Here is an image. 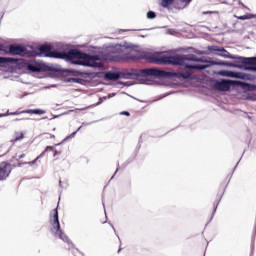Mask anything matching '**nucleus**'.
Listing matches in <instances>:
<instances>
[{
  "instance_id": "7c9ffc66",
  "label": "nucleus",
  "mask_w": 256,
  "mask_h": 256,
  "mask_svg": "<svg viewBox=\"0 0 256 256\" xmlns=\"http://www.w3.org/2000/svg\"><path fill=\"white\" fill-rule=\"evenodd\" d=\"M230 67H235V65H233V64H230Z\"/></svg>"
},
{
  "instance_id": "423d86ee",
  "label": "nucleus",
  "mask_w": 256,
  "mask_h": 256,
  "mask_svg": "<svg viewBox=\"0 0 256 256\" xmlns=\"http://www.w3.org/2000/svg\"><path fill=\"white\" fill-rule=\"evenodd\" d=\"M53 47L50 45H41L38 48V55L40 57H50L52 59H59L60 52L52 51Z\"/></svg>"
},
{
  "instance_id": "ddd939ff",
  "label": "nucleus",
  "mask_w": 256,
  "mask_h": 256,
  "mask_svg": "<svg viewBox=\"0 0 256 256\" xmlns=\"http://www.w3.org/2000/svg\"><path fill=\"white\" fill-rule=\"evenodd\" d=\"M27 113L28 115H43V110L41 109H28V110H22V111H16L14 112V115H21Z\"/></svg>"
},
{
  "instance_id": "4be33fe9",
  "label": "nucleus",
  "mask_w": 256,
  "mask_h": 256,
  "mask_svg": "<svg viewBox=\"0 0 256 256\" xmlns=\"http://www.w3.org/2000/svg\"><path fill=\"white\" fill-rule=\"evenodd\" d=\"M223 47H219V46H211L210 48H209V50L210 51H217L218 53H221V49H222Z\"/></svg>"
},
{
  "instance_id": "39448f33",
  "label": "nucleus",
  "mask_w": 256,
  "mask_h": 256,
  "mask_svg": "<svg viewBox=\"0 0 256 256\" xmlns=\"http://www.w3.org/2000/svg\"><path fill=\"white\" fill-rule=\"evenodd\" d=\"M52 227L53 229L51 230L52 233L55 235H58L59 239L64 241V243H67L68 245H72L73 242H71V239L61 230V224L59 223V211L57 208L53 210V221H52Z\"/></svg>"
},
{
  "instance_id": "f03ea898",
  "label": "nucleus",
  "mask_w": 256,
  "mask_h": 256,
  "mask_svg": "<svg viewBox=\"0 0 256 256\" xmlns=\"http://www.w3.org/2000/svg\"><path fill=\"white\" fill-rule=\"evenodd\" d=\"M142 59H145V55L121 45L112 48L107 55V60L115 63L141 61Z\"/></svg>"
},
{
  "instance_id": "5701e85b",
  "label": "nucleus",
  "mask_w": 256,
  "mask_h": 256,
  "mask_svg": "<svg viewBox=\"0 0 256 256\" xmlns=\"http://www.w3.org/2000/svg\"><path fill=\"white\" fill-rule=\"evenodd\" d=\"M7 115H15V112H9V111H7L6 114H0V117H7Z\"/></svg>"
},
{
  "instance_id": "0eeeda50",
  "label": "nucleus",
  "mask_w": 256,
  "mask_h": 256,
  "mask_svg": "<svg viewBox=\"0 0 256 256\" xmlns=\"http://www.w3.org/2000/svg\"><path fill=\"white\" fill-rule=\"evenodd\" d=\"M11 163L3 161L0 163V181H7L11 175Z\"/></svg>"
},
{
  "instance_id": "a878e982",
  "label": "nucleus",
  "mask_w": 256,
  "mask_h": 256,
  "mask_svg": "<svg viewBox=\"0 0 256 256\" xmlns=\"http://www.w3.org/2000/svg\"><path fill=\"white\" fill-rule=\"evenodd\" d=\"M75 135H77V132L72 133L71 137H75Z\"/></svg>"
},
{
  "instance_id": "6e6552de",
  "label": "nucleus",
  "mask_w": 256,
  "mask_h": 256,
  "mask_svg": "<svg viewBox=\"0 0 256 256\" xmlns=\"http://www.w3.org/2000/svg\"><path fill=\"white\" fill-rule=\"evenodd\" d=\"M241 81L237 80H222L221 82H217L215 87L218 91H229L231 89V85H241Z\"/></svg>"
},
{
  "instance_id": "c756f323",
  "label": "nucleus",
  "mask_w": 256,
  "mask_h": 256,
  "mask_svg": "<svg viewBox=\"0 0 256 256\" xmlns=\"http://www.w3.org/2000/svg\"><path fill=\"white\" fill-rule=\"evenodd\" d=\"M214 211H217V205L215 206Z\"/></svg>"
},
{
  "instance_id": "9b49d317",
  "label": "nucleus",
  "mask_w": 256,
  "mask_h": 256,
  "mask_svg": "<svg viewBox=\"0 0 256 256\" xmlns=\"http://www.w3.org/2000/svg\"><path fill=\"white\" fill-rule=\"evenodd\" d=\"M26 68L32 73H41V71H43V65L35 61L28 62Z\"/></svg>"
},
{
  "instance_id": "bb28decb",
  "label": "nucleus",
  "mask_w": 256,
  "mask_h": 256,
  "mask_svg": "<svg viewBox=\"0 0 256 256\" xmlns=\"http://www.w3.org/2000/svg\"><path fill=\"white\" fill-rule=\"evenodd\" d=\"M23 157H25V154L20 155L19 159H23Z\"/></svg>"
},
{
  "instance_id": "2f4dec72",
  "label": "nucleus",
  "mask_w": 256,
  "mask_h": 256,
  "mask_svg": "<svg viewBox=\"0 0 256 256\" xmlns=\"http://www.w3.org/2000/svg\"><path fill=\"white\" fill-rule=\"evenodd\" d=\"M0 51H1V45H0Z\"/></svg>"
},
{
  "instance_id": "a211bd4d",
  "label": "nucleus",
  "mask_w": 256,
  "mask_h": 256,
  "mask_svg": "<svg viewBox=\"0 0 256 256\" xmlns=\"http://www.w3.org/2000/svg\"><path fill=\"white\" fill-rule=\"evenodd\" d=\"M17 61H19V59H17V58H7V57L0 56V64L17 63Z\"/></svg>"
},
{
  "instance_id": "2eb2a0df",
  "label": "nucleus",
  "mask_w": 256,
  "mask_h": 256,
  "mask_svg": "<svg viewBox=\"0 0 256 256\" xmlns=\"http://www.w3.org/2000/svg\"><path fill=\"white\" fill-rule=\"evenodd\" d=\"M220 55V57H224V59H238L239 61H241V57H235L233 55H231L225 48H221L220 53L218 54Z\"/></svg>"
},
{
  "instance_id": "aec40b11",
  "label": "nucleus",
  "mask_w": 256,
  "mask_h": 256,
  "mask_svg": "<svg viewBox=\"0 0 256 256\" xmlns=\"http://www.w3.org/2000/svg\"><path fill=\"white\" fill-rule=\"evenodd\" d=\"M235 19H239L240 21H247L249 19H253V14L251 13H247L243 16H237V15H234Z\"/></svg>"
},
{
  "instance_id": "20e7f679",
  "label": "nucleus",
  "mask_w": 256,
  "mask_h": 256,
  "mask_svg": "<svg viewBox=\"0 0 256 256\" xmlns=\"http://www.w3.org/2000/svg\"><path fill=\"white\" fill-rule=\"evenodd\" d=\"M140 75L146 77H177V79H190V72H167L165 70H159L156 68H146L140 70Z\"/></svg>"
},
{
  "instance_id": "7ed1b4c3",
  "label": "nucleus",
  "mask_w": 256,
  "mask_h": 256,
  "mask_svg": "<svg viewBox=\"0 0 256 256\" xmlns=\"http://www.w3.org/2000/svg\"><path fill=\"white\" fill-rule=\"evenodd\" d=\"M58 59H67L73 65H83L84 67H99V56H91L77 49H71L67 53L60 52Z\"/></svg>"
},
{
  "instance_id": "f8f14e48",
  "label": "nucleus",
  "mask_w": 256,
  "mask_h": 256,
  "mask_svg": "<svg viewBox=\"0 0 256 256\" xmlns=\"http://www.w3.org/2000/svg\"><path fill=\"white\" fill-rule=\"evenodd\" d=\"M220 75H223L224 77H233L234 79H245V74L241 72L221 71Z\"/></svg>"
},
{
  "instance_id": "1a4fd4ad",
  "label": "nucleus",
  "mask_w": 256,
  "mask_h": 256,
  "mask_svg": "<svg viewBox=\"0 0 256 256\" xmlns=\"http://www.w3.org/2000/svg\"><path fill=\"white\" fill-rule=\"evenodd\" d=\"M10 55H20L21 57H25L27 55V48L21 45L12 44L9 46Z\"/></svg>"
},
{
  "instance_id": "dca6fc26",
  "label": "nucleus",
  "mask_w": 256,
  "mask_h": 256,
  "mask_svg": "<svg viewBox=\"0 0 256 256\" xmlns=\"http://www.w3.org/2000/svg\"><path fill=\"white\" fill-rule=\"evenodd\" d=\"M105 79L108 81H118V79H121V74L117 72H107L105 74Z\"/></svg>"
},
{
  "instance_id": "4468645a",
  "label": "nucleus",
  "mask_w": 256,
  "mask_h": 256,
  "mask_svg": "<svg viewBox=\"0 0 256 256\" xmlns=\"http://www.w3.org/2000/svg\"><path fill=\"white\" fill-rule=\"evenodd\" d=\"M25 139V133L21 131H15L12 135V139L10 140V143L15 145V143H18V141H23Z\"/></svg>"
},
{
  "instance_id": "393cba45",
  "label": "nucleus",
  "mask_w": 256,
  "mask_h": 256,
  "mask_svg": "<svg viewBox=\"0 0 256 256\" xmlns=\"http://www.w3.org/2000/svg\"><path fill=\"white\" fill-rule=\"evenodd\" d=\"M121 115H126V117H129V115H131V114L127 111H124V112H121Z\"/></svg>"
},
{
  "instance_id": "c85d7f7f",
  "label": "nucleus",
  "mask_w": 256,
  "mask_h": 256,
  "mask_svg": "<svg viewBox=\"0 0 256 256\" xmlns=\"http://www.w3.org/2000/svg\"><path fill=\"white\" fill-rule=\"evenodd\" d=\"M72 81L77 82V79L74 78V79H72Z\"/></svg>"
},
{
  "instance_id": "f257e3e1",
  "label": "nucleus",
  "mask_w": 256,
  "mask_h": 256,
  "mask_svg": "<svg viewBox=\"0 0 256 256\" xmlns=\"http://www.w3.org/2000/svg\"><path fill=\"white\" fill-rule=\"evenodd\" d=\"M150 63H156L157 65H184L186 69H197L198 71H203L207 69V65L203 64H187V61H194V63H201L203 61L201 58L190 54V55H176L167 56L163 52L152 54L148 57Z\"/></svg>"
},
{
  "instance_id": "cd10ccee",
  "label": "nucleus",
  "mask_w": 256,
  "mask_h": 256,
  "mask_svg": "<svg viewBox=\"0 0 256 256\" xmlns=\"http://www.w3.org/2000/svg\"><path fill=\"white\" fill-rule=\"evenodd\" d=\"M253 19H256V14H253Z\"/></svg>"
},
{
  "instance_id": "412c9836",
  "label": "nucleus",
  "mask_w": 256,
  "mask_h": 256,
  "mask_svg": "<svg viewBox=\"0 0 256 256\" xmlns=\"http://www.w3.org/2000/svg\"><path fill=\"white\" fill-rule=\"evenodd\" d=\"M157 17V15L155 14V12H153V11H149L148 13H147V18L148 19H155Z\"/></svg>"
},
{
  "instance_id": "b1692460",
  "label": "nucleus",
  "mask_w": 256,
  "mask_h": 256,
  "mask_svg": "<svg viewBox=\"0 0 256 256\" xmlns=\"http://www.w3.org/2000/svg\"><path fill=\"white\" fill-rule=\"evenodd\" d=\"M247 69H248V71H255L256 72V66L248 67Z\"/></svg>"
},
{
  "instance_id": "f3484780",
  "label": "nucleus",
  "mask_w": 256,
  "mask_h": 256,
  "mask_svg": "<svg viewBox=\"0 0 256 256\" xmlns=\"http://www.w3.org/2000/svg\"><path fill=\"white\" fill-rule=\"evenodd\" d=\"M239 59L242 65H256V57H251V58L240 57Z\"/></svg>"
},
{
  "instance_id": "9d476101",
  "label": "nucleus",
  "mask_w": 256,
  "mask_h": 256,
  "mask_svg": "<svg viewBox=\"0 0 256 256\" xmlns=\"http://www.w3.org/2000/svg\"><path fill=\"white\" fill-rule=\"evenodd\" d=\"M48 151H53L54 152V157H57V155H61V151L55 150V147L47 146L45 148V150L37 158H35L32 162H29V165H35V163H37V161H39V159H41V157H45V154Z\"/></svg>"
},
{
  "instance_id": "6ab92c4d",
  "label": "nucleus",
  "mask_w": 256,
  "mask_h": 256,
  "mask_svg": "<svg viewBox=\"0 0 256 256\" xmlns=\"http://www.w3.org/2000/svg\"><path fill=\"white\" fill-rule=\"evenodd\" d=\"M174 1L175 0H161L160 5L164 9H169V7H171V5H173Z\"/></svg>"
}]
</instances>
